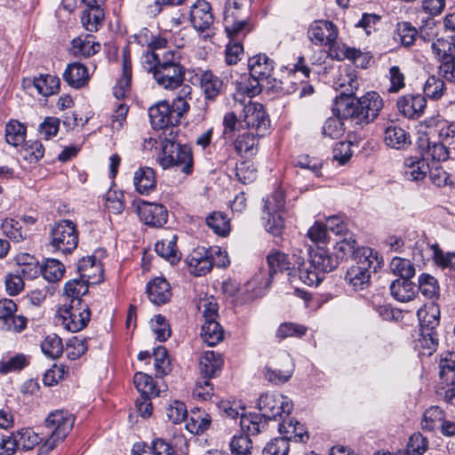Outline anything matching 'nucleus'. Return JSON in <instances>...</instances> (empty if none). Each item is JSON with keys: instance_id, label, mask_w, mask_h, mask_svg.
Segmentation results:
<instances>
[{"instance_id": "38", "label": "nucleus", "mask_w": 455, "mask_h": 455, "mask_svg": "<svg viewBox=\"0 0 455 455\" xmlns=\"http://www.w3.org/2000/svg\"><path fill=\"white\" fill-rule=\"evenodd\" d=\"M432 51L441 63L452 60L455 58V38H438L432 43Z\"/></svg>"}, {"instance_id": "30", "label": "nucleus", "mask_w": 455, "mask_h": 455, "mask_svg": "<svg viewBox=\"0 0 455 455\" xmlns=\"http://www.w3.org/2000/svg\"><path fill=\"white\" fill-rule=\"evenodd\" d=\"M223 366V358L214 351H205L199 360V369L204 377H215Z\"/></svg>"}, {"instance_id": "23", "label": "nucleus", "mask_w": 455, "mask_h": 455, "mask_svg": "<svg viewBox=\"0 0 455 455\" xmlns=\"http://www.w3.org/2000/svg\"><path fill=\"white\" fill-rule=\"evenodd\" d=\"M64 81L74 89H80L85 86L92 73L89 68L80 62H73L67 66L63 74Z\"/></svg>"}, {"instance_id": "11", "label": "nucleus", "mask_w": 455, "mask_h": 455, "mask_svg": "<svg viewBox=\"0 0 455 455\" xmlns=\"http://www.w3.org/2000/svg\"><path fill=\"white\" fill-rule=\"evenodd\" d=\"M78 244L76 224L63 220L55 223L50 231V245L64 254L72 252Z\"/></svg>"}, {"instance_id": "4", "label": "nucleus", "mask_w": 455, "mask_h": 455, "mask_svg": "<svg viewBox=\"0 0 455 455\" xmlns=\"http://www.w3.org/2000/svg\"><path fill=\"white\" fill-rule=\"evenodd\" d=\"M355 264L346 274L347 283L356 291L365 290L370 284L371 275L381 267L383 259L377 251L370 247L358 249Z\"/></svg>"}, {"instance_id": "16", "label": "nucleus", "mask_w": 455, "mask_h": 455, "mask_svg": "<svg viewBox=\"0 0 455 455\" xmlns=\"http://www.w3.org/2000/svg\"><path fill=\"white\" fill-rule=\"evenodd\" d=\"M137 212L140 220L148 226L160 228L167 222L168 212L163 204L142 201Z\"/></svg>"}, {"instance_id": "7", "label": "nucleus", "mask_w": 455, "mask_h": 455, "mask_svg": "<svg viewBox=\"0 0 455 455\" xmlns=\"http://www.w3.org/2000/svg\"><path fill=\"white\" fill-rule=\"evenodd\" d=\"M224 28L228 37H244L251 29L244 0H227Z\"/></svg>"}, {"instance_id": "45", "label": "nucleus", "mask_w": 455, "mask_h": 455, "mask_svg": "<svg viewBox=\"0 0 455 455\" xmlns=\"http://www.w3.org/2000/svg\"><path fill=\"white\" fill-rule=\"evenodd\" d=\"M261 136L258 135L257 132L248 131L235 140V148L238 154H248L252 156L256 153V148L258 145L259 139Z\"/></svg>"}, {"instance_id": "41", "label": "nucleus", "mask_w": 455, "mask_h": 455, "mask_svg": "<svg viewBox=\"0 0 455 455\" xmlns=\"http://www.w3.org/2000/svg\"><path fill=\"white\" fill-rule=\"evenodd\" d=\"M96 3L94 5H87L89 8L83 12L81 20L84 28L89 32H96L102 25L104 12Z\"/></svg>"}, {"instance_id": "28", "label": "nucleus", "mask_w": 455, "mask_h": 455, "mask_svg": "<svg viewBox=\"0 0 455 455\" xmlns=\"http://www.w3.org/2000/svg\"><path fill=\"white\" fill-rule=\"evenodd\" d=\"M12 261L18 267L17 272L21 274L25 278H35L40 271L38 260L29 253H18L13 257Z\"/></svg>"}, {"instance_id": "13", "label": "nucleus", "mask_w": 455, "mask_h": 455, "mask_svg": "<svg viewBox=\"0 0 455 455\" xmlns=\"http://www.w3.org/2000/svg\"><path fill=\"white\" fill-rule=\"evenodd\" d=\"M59 314L64 328L72 332L84 329L91 316L88 306L82 300H74V304L64 305Z\"/></svg>"}, {"instance_id": "49", "label": "nucleus", "mask_w": 455, "mask_h": 455, "mask_svg": "<svg viewBox=\"0 0 455 455\" xmlns=\"http://www.w3.org/2000/svg\"><path fill=\"white\" fill-rule=\"evenodd\" d=\"M207 226L217 235L226 236L230 231L229 219L221 212H214L206 218Z\"/></svg>"}, {"instance_id": "29", "label": "nucleus", "mask_w": 455, "mask_h": 455, "mask_svg": "<svg viewBox=\"0 0 455 455\" xmlns=\"http://www.w3.org/2000/svg\"><path fill=\"white\" fill-rule=\"evenodd\" d=\"M427 127L433 128L439 140L448 146L455 144V123L437 117L427 121Z\"/></svg>"}, {"instance_id": "25", "label": "nucleus", "mask_w": 455, "mask_h": 455, "mask_svg": "<svg viewBox=\"0 0 455 455\" xmlns=\"http://www.w3.org/2000/svg\"><path fill=\"white\" fill-rule=\"evenodd\" d=\"M250 75L257 79H268L274 70V61L266 54H258L249 59Z\"/></svg>"}, {"instance_id": "5", "label": "nucleus", "mask_w": 455, "mask_h": 455, "mask_svg": "<svg viewBox=\"0 0 455 455\" xmlns=\"http://www.w3.org/2000/svg\"><path fill=\"white\" fill-rule=\"evenodd\" d=\"M308 254L307 262L301 260L299 279L308 286H317L326 273L337 267L339 261L322 246L310 249Z\"/></svg>"}, {"instance_id": "34", "label": "nucleus", "mask_w": 455, "mask_h": 455, "mask_svg": "<svg viewBox=\"0 0 455 455\" xmlns=\"http://www.w3.org/2000/svg\"><path fill=\"white\" fill-rule=\"evenodd\" d=\"M418 289L411 279H396L390 284V292L395 299L407 302L414 299Z\"/></svg>"}, {"instance_id": "53", "label": "nucleus", "mask_w": 455, "mask_h": 455, "mask_svg": "<svg viewBox=\"0 0 455 455\" xmlns=\"http://www.w3.org/2000/svg\"><path fill=\"white\" fill-rule=\"evenodd\" d=\"M41 350L45 356L51 359L58 358L63 352L61 339L55 333L47 335L41 342Z\"/></svg>"}, {"instance_id": "21", "label": "nucleus", "mask_w": 455, "mask_h": 455, "mask_svg": "<svg viewBox=\"0 0 455 455\" xmlns=\"http://www.w3.org/2000/svg\"><path fill=\"white\" fill-rule=\"evenodd\" d=\"M398 110L408 118H417L424 112L427 100L421 94H406L398 98L396 101Z\"/></svg>"}, {"instance_id": "2", "label": "nucleus", "mask_w": 455, "mask_h": 455, "mask_svg": "<svg viewBox=\"0 0 455 455\" xmlns=\"http://www.w3.org/2000/svg\"><path fill=\"white\" fill-rule=\"evenodd\" d=\"M191 92L189 85L182 86L172 104L162 100L150 107L148 116L153 128L161 130L178 125L181 116L189 110L187 97L191 95Z\"/></svg>"}, {"instance_id": "26", "label": "nucleus", "mask_w": 455, "mask_h": 455, "mask_svg": "<svg viewBox=\"0 0 455 455\" xmlns=\"http://www.w3.org/2000/svg\"><path fill=\"white\" fill-rule=\"evenodd\" d=\"M147 293L149 300L158 306L169 301L172 296L169 283L162 277H156L148 283Z\"/></svg>"}, {"instance_id": "52", "label": "nucleus", "mask_w": 455, "mask_h": 455, "mask_svg": "<svg viewBox=\"0 0 455 455\" xmlns=\"http://www.w3.org/2000/svg\"><path fill=\"white\" fill-rule=\"evenodd\" d=\"M337 116L328 118L322 128V134L325 138L331 140H338L341 138L345 132V126L342 119H346L339 115L337 111Z\"/></svg>"}, {"instance_id": "55", "label": "nucleus", "mask_w": 455, "mask_h": 455, "mask_svg": "<svg viewBox=\"0 0 455 455\" xmlns=\"http://www.w3.org/2000/svg\"><path fill=\"white\" fill-rule=\"evenodd\" d=\"M197 309L202 315L203 321H213L219 317V305L212 296L200 298L197 302Z\"/></svg>"}, {"instance_id": "60", "label": "nucleus", "mask_w": 455, "mask_h": 455, "mask_svg": "<svg viewBox=\"0 0 455 455\" xmlns=\"http://www.w3.org/2000/svg\"><path fill=\"white\" fill-rule=\"evenodd\" d=\"M18 443H20L22 450H32L42 441V438L30 427H23L19 429L16 433Z\"/></svg>"}, {"instance_id": "59", "label": "nucleus", "mask_w": 455, "mask_h": 455, "mask_svg": "<svg viewBox=\"0 0 455 455\" xmlns=\"http://www.w3.org/2000/svg\"><path fill=\"white\" fill-rule=\"evenodd\" d=\"M423 91L425 98L427 97L435 100H439L446 91L445 83L443 79L431 76L425 82Z\"/></svg>"}, {"instance_id": "12", "label": "nucleus", "mask_w": 455, "mask_h": 455, "mask_svg": "<svg viewBox=\"0 0 455 455\" xmlns=\"http://www.w3.org/2000/svg\"><path fill=\"white\" fill-rule=\"evenodd\" d=\"M240 122L242 126L257 132L259 136H265L270 126V121L263 106L260 103L252 102L251 100L243 104V111L240 114Z\"/></svg>"}, {"instance_id": "1", "label": "nucleus", "mask_w": 455, "mask_h": 455, "mask_svg": "<svg viewBox=\"0 0 455 455\" xmlns=\"http://www.w3.org/2000/svg\"><path fill=\"white\" fill-rule=\"evenodd\" d=\"M383 100L376 92H369L358 99H340L334 111L345 118H350L356 124H368L377 118L383 108Z\"/></svg>"}, {"instance_id": "46", "label": "nucleus", "mask_w": 455, "mask_h": 455, "mask_svg": "<svg viewBox=\"0 0 455 455\" xmlns=\"http://www.w3.org/2000/svg\"><path fill=\"white\" fill-rule=\"evenodd\" d=\"M444 419L445 413L443 410L437 406H431L423 414L421 427L427 431L440 429Z\"/></svg>"}, {"instance_id": "35", "label": "nucleus", "mask_w": 455, "mask_h": 455, "mask_svg": "<svg viewBox=\"0 0 455 455\" xmlns=\"http://www.w3.org/2000/svg\"><path fill=\"white\" fill-rule=\"evenodd\" d=\"M417 315L421 331H435L439 325L440 310L437 305L434 303L420 307L417 312Z\"/></svg>"}, {"instance_id": "19", "label": "nucleus", "mask_w": 455, "mask_h": 455, "mask_svg": "<svg viewBox=\"0 0 455 455\" xmlns=\"http://www.w3.org/2000/svg\"><path fill=\"white\" fill-rule=\"evenodd\" d=\"M401 172L405 180L420 181L429 172V164L421 156H408L403 160Z\"/></svg>"}, {"instance_id": "3", "label": "nucleus", "mask_w": 455, "mask_h": 455, "mask_svg": "<svg viewBox=\"0 0 455 455\" xmlns=\"http://www.w3.org/2000/svg\"><path fill=\"white\" fill-rule=\"evenodd\" d=\"M308 37L315 44L328 45L330 56L338 60L348 59L355 61L362 56L359 50L336 42L338 29L331 21L316 20L313 22L308 29Z\"/></svg>"}, {"instance_id": "43", "label": "nucleus", "mask_w": 455, "mask_h": 455, "mask_svg": "<svg viewBox=\"0 0 455 455\" xmlns=\"http://www.w3.org/2000/svg\"><path fill=\"white\" fill-rule=\"evenodd\" d=\"M100 49V44L94 41L92 35L78 36L72 41V51L75 55L90 57Z\"/></svg>"}, {"instance_id": "18", "label": "nucleus", "mask_w": 455, "mask_h": 455, "mask_svg": "<svg viewBox=\"0 0 455 455\" xmlns=\"http://www.w3.org/2000/svg\"><path fill=\"white\" fill-rule=\"evenodd\" d=\"M148 72L152 73L154 79L158 85L166 90H176L180 88L181 90L183 84L185 68H167L161 69L148 70Z\"/></svg>"}, {"instance_id": "61", "label": "nucleus", "mask_w": 455, "mask_h": 455, "mask_svg": "<svg viewBox=\"0 0 455 455\" xmlns=\"http://www.w3.org/2000/svg\"><path fill=\"white\" fill-rule=\"evenodd\" d=\"M452 357V354H446L439 363L440 378L447 386L455 383V361Z\"/></svg>"}, {"instance_id": "54", "label": "nucleus", "mask_w": 455, "mask_h": 455, "mask_svg": "<svg viewBox=\"0 0 455 455\" xmlns=\"http://www.w3.org/2000/svg\"><path fill=\"white\" fill-rule=\"evenodd\" d=\"M134 385L137 390L142 395V396H157L159 395V390L156 389V384L151 376L143 373L137 372L133 378Z\"/></svg>"}, {"instance_id": "40", "label": "nucleus", "mask_w": 455, "mask_h": 455, "mask_svg": "<svg viewBox=\"0 0 455 455\" xmlns=\"http://www.w3.org/2000/svg\"><path fill=\"white\" fill-rule=\"evenodd\" d=\"M212 419L210 415L200 409L191 411L186 422V428L192 434L199 435L210 427Z\"/></svg>"}, {"instance_id": "32", "label": "nucleus", "mask_w": 455, "mask_h": 455, "mask_svg": "<svg viewBox=\"0 0 455 455\" xmlns=\"http://www.w3.org/2000/svg\"><path fill=\"white\" fill-rule=\"evenodd\" d=\"M280 435L286 439L287 442H306L308 439L305 427L295 419L284 420L278 425Z\"/></svg>"}, {"instance_id": "58", "label": "nucleus", "mask_w": 455, "mask_h": 455, "mask_svg": "<svg viewBox=\"0 0 455 455\" xmlns=\"http://www.w3.org/2000/svg\"><path fill=\"white\" fill-rule=\"evenodd\" d=\"M40 270L45 280L51 283H55L62 278L65 267L60 260L55 259H47Z\"/></svg>"}, {"instance_id": "57", "label": "nucleus", "mask_w": 455, "mask_h": 455, "mask_svg": "<svg viewBox=\"0 0 455 455\" xmlns=\"http://www.w3.org/2000/svg\"><path fill=\"white\" fill-rule=\"evenodd\" d=\"M356 248V241L354 235L347 233L344 237L336 242L335 251L338 260H343L355 254Z\"/></svg>"}, {"instance_id": "64", "label": "nucleus", "mask_w": 455, "mask_h": 455, "mask_svg": "<svg viewBox=\"0 0 455 455\" xmlns=\"http://www.w3.org/2000/svg\"><path fill=\"white\" fill-rule=\"evenodd\" d=\"M233 455H251L252 443L246 435H234L229 443Z\"/></svg>"}, {"instance_id": "63", "label": "nucleus", "mask_w": 455, "mask_h": 455, "mask_svg": "<svg viewBox=\"0 0 455 455\" xmlns=\"http://www.w3.org/2000/svg\"><path fill=\"white\" fill-rule=\"evenodd\" d=\"M22 157L29 163H36L43 158L44 148L38 140H28L22 146Z\"/></svg>"}, {"instance_id": "39", "label": "nucleus", "mask_w": 455, "mask_h": 455, "mask_svg": "<svg viewBox=\"0 0 455 455\" xmlns=\"http://www.w3.org/2000/svg\"><path fill=\"white\" fill-rule=\"evenodd\" d=\"M359 87V83L354 71L342 69L334 81V88L341 90V95L351 96L355 94Z\"/></svg>"}, {"instance_id": "36", "label": "nucleus", "mask_w": 455, "mask_h": 455, "mask_svg": "<svg viewBox=\"0 0 455 455\" xmlns=\"http://www.w3.org/2000/svg\"><path fill=\"white\" fill-rule=\"evenodd\" d=\"M31 356L24 353H16L3 357L0 361V373L8 374L20 371L30 364Z\"/></svg>"}, {"instance_id": "20", "label": "nucleus", "mask_w": 455, "mask_h": 455, "mask_svg": "<svg viewBox=\"0 0 455 455\" xmlns=\"http://www.w3.org/2000/svg\"><path fill=\"white\" fill-rule=\"evenodd\" d=\"M188 268L190 274L203 276L212 270L211 251L204 247L192 251L187 258Z\"/></svg>"}, {"instance_id": "62", "label": "nucleus", "mask_w": 455, "mask_h": 455, "mask_svg": "<svg viewBox=\"0 0 455 455\" xmlns=\"http://www.w3.org/2000/svg\"><path fill=\"white\" fill-rule=\"evenodd\" d=\"M259 81L261 80L251 75L242 76L240 81L237 82V95H247L251 99L259 94L261 91Z\"/></svg>"}, {"instance_id": "47", "label": "nucleus", "mask_w": 455, "mask_h": 455, "mask_svg": "<svg viewBox=\"0 0 455 455\" xmlns=\"http://www.w3.org/2000/svg\"><path fill=\"white\" fill-rule=\"evenodd\" d=\"M60 78L52 75H39L37 76L36 92L44 97L57 94L60 92Z\"/></svg>"}, {"instance_id": "42", "label": "nucleus", "mask_w": 455, "mask_h": 455, "mask_svg": "<svg viewBox=\"0 0 455 455\" xmlns=\"http://www.w3.org/2000/svg\"><path fill=\"white\" fill-rule=\"evenodd\" d=\"M26 133V126L18 120L12 119L5 124V140L12 147L22 146L25 142Z\"/></svg>"}, {"instance_id": "24", "label": "nucleus", "mask_w": 455, "mask_h": 455, "mask_svg": "<svg viewBox=\"0 0 455 455\" xmlns=\"http://www.w3.org/2000/svg\"><path fill=\"white\" fill-rule=\"evenodd\" d=\"M199 86L206 100H214L223 91V81L210 70L199 77Z\"/></svg>"}, {"instance_id": "15", "label": "nucleus", "mask_w": 455, "mask_h": 455, "mask_svg": "<svg viewBox=\"0 0 455 455\" xmlns=\"http://www.w3.org/2000/svg\"><path fill=\"white\" fill-rule=\"evenodd\" d=\"M141 64L147 71L175 67L183 68L180 65V52L176 50L146 52L141 57Z\"/></svg>"}, {"instance_id": "33", "label": "nucleus", "mask_w": 455, "mask_h": 455, "mask_svg": "<svg viewBox=\"0 0 455 455\" xmlns=\"http://www.w3.org/2000/svg\"><path fill=\"white\" fill-rule=\"evenodd\" d=\"M384 141L387 147L395 149H403L411 143L410 134L396 125H389L386 128Z\"/></svg>"}, {"instance_id": "50", "label": "nucleus", "mask_w": 455, "mask_h": 455, "mask_svg": "<svg viewBox=\"0 0 455 455\" xmlns=\"http://www.w3.org/2000/svg\"><path fill=\"white\" fill-rule=\"evenodd\" d=\"M389 268L394 275L400 276L399 279H411L416 273L411 260L400 257H394L391 259Z\"/></svg>"}, {"instance_id": "27", "label": "nucleus", "mask_w": 455, "mask_h": 455, "mask_svg": "<svg viewBox=\"0 0 455 455\" xmlns=\"http://www.w3.org/2000/svg\"><path fill=\"white\" fill-rule=\"evenodd\" d=\"M132 63L129 52L126 49L123 51V72L122 76L114 87V95L117 100L126 97L131 89Z\"/></svg>"}, {"instance_id": "44", "label": "nucleus", "mask_w": 455, "mask_h": 455, "mask_svg": "<svg viewBox=\"0 0 455 455\" xmlns=\"http://www.w3.org/2000/svg\"><path fill=\"white\" fill-rule=\"evenodd\" d=\"M201 338L210 347L216 346L224 338V331L217 320L203 322Z\"/></svg>"}, {"instance_id": "22", "label": "nucleus", "mask_w": 455, "mask_h": 455, "mask_svg": "<svg viewBox=\"0 0 455 455\" xmlns=\"http://www.w3.org/2000/svg\"><path fill=\"white\" fill-rule=\"evenodd\" d=\"M80 277L88 284H96L103 280V267L93 256L82 258L77 264Z\"/></svg>"}, {"instance_id": "31", "label": "nucleus", "mask_w": 455, "mask_h": 455, "mask_svg": "<svg viewBox=\"0 0 455 455\" xmlns=\"http://www.w3.org/2000/svg\"><path fill=\"white\" fill-rule=\"evenodd\" d=\"M133 183L136 190L141 195H148L156 188V174L152 168L141 167L134 172Z\"/></svg>"}, {"instance_id": "51", "label": "nucleus", "mask_w": 455, "mask_h": 455, "mask_svg": "<svg viewBox=\"0 0 455 455\" xmlns=\"http://www.w3.org/2000/svg\"><path fill=\"white\" fill-rule=\"evenodd\" d=\"M88 283L81 277L66 283L64 295L68 299V304H74V300H82L81 297L88 292Z\"/></svg>"}, {"instance_id": "37", "label": "nucleus", "mask_w": 455, "mask_h": 455, "mask_svg": "<svg viewBox=\"0 0 455 455\" xmlns=\"http://www.w3.org/2000/svg\"><path fill=\"white\" fill-rule=\"evenodd\" d=\"M177 235H172L169 237L158 241L155 245L156 252L171 264H175L180 259V253L177 249Z\"/></svg>"}, {"instance_id": "10", "label": "nucleus", "mask_w": 455, "mask_h": 455, "mask_svg": "<svg viewBox=\"0 0 455 455\" xmlns=\"http://www.w3.org/2000/svg\"><path fill=\"white\" fill-rule=\"evenodd\" d=\"M258 408L262 412L259 415L262 417V420L267 422L264 429V432H266L269 427V422L283 414L288 415L291 413L293 403L289 397L280 393L267 392L259 397Z\"/></svg>"}, {"instance_id": "56", "label": "nucleus", "mask_w": 455, "mask_h": 455, "mask_svg": "<svg viewBox=\"0 0 455 455\" xmlns=\"http://www.w3.org/2000/svg\"><path fill=\"white\" fill-rule=\"evenodd\" d=\"M285 362L288 364V368L285 370L267 366L264 373L265 379L275 385L287 382L291 379L293 371L291 359L289 357H285Z\"/></svg>"}, {"instance_id": "14", "label": "nucleus", "mask_w": 455, "mask_h": 455, "mask_svg": "<svg viewBox=\"0 0 455 455\" xmlns=\"http://www.w3.org/2000/svg\"><path fill=\"white\" fill-rule=\"evenodd\" d=\"M302 259L303 255L301 250H294L291 259H290L288 255L283 252L274 251L270 252L267 258L269 267V275H272L277 272L286 271L288 275H291L297 268L299 276Z\"/></svg>"}, {"instance_id": "6", "label": "nucleus", "mask_w": 455, "mask_h": 455, "mask_svg": "<svg viewBox=\"0 0 455 455\" xmlns=\"http://www.w3.org/2000/svg\"><path fill=\"white\" fill-rule=\"evenodd\" d=\"M219 409L222 415L230 419L240 417V427L248 435L264 433L267 422L257 413H244L245 406L240 400L226 399L219 403Z\"/></svg>"}, {"instance_id": "9", "label": "nucleus", "mask_w": 455, "mask_h": 455, "mask_svg": "<svg viewBox=\"0 0 455 455\" xmlns=\"http://www.w3.org/2000/svg\"><path fill=\"white\" fill-rule=\"evenodd\" d=\"M75 419L67 411L56 410L45 419V427L52 430V435L42 446L44 451H50L63 441L73 428Z\"/></svg>"}, {"instance_id": "17", "label": "nucleus", "mask_w": 455, "mask_h": 455, "mask_svg": "<svg viewBox=\"0 0 455 455\" xmlns=\"http://www.w3.org/2000/svg\"><path fill=\"white\" fill-rule=\"evenodd\" d=\"M189 19L197 32L208 31L214 21L210 4L204 0L196 1L190 7Z\"/></svg>"}, {"instance_id": "48", "label": "nucleus", "mask_w": 455, "mask_h": 455, "mask_svg": "<svg viewBox=\"0 0 455 455\" xmlns=\"http://www.w3.org/2000/svg\"><path fill=\"white\" fill-rule=\"evenodd\" d=\"M134 39L140 44H148L151 48V52H165L168 40L164 36H153L150 32L144 28L139 34L134 36Z\"/></svg>"}, {"instance_id": "8", "label": "nucleus", "mask_w": 455, "mask_h": 455, "mask_svg": "<svg viewBox=\"0 0 455 455\" xmlns=\"http://www.w3.org/2000/svg\"><path fill=\"white\" fill-rule=\"evenodd\" d=\"M158 163L164 169L175 168L177 171L189 174L193 167L191 148L187 145L166 139L163 142Z\"/></svg>"}]
</instances>
